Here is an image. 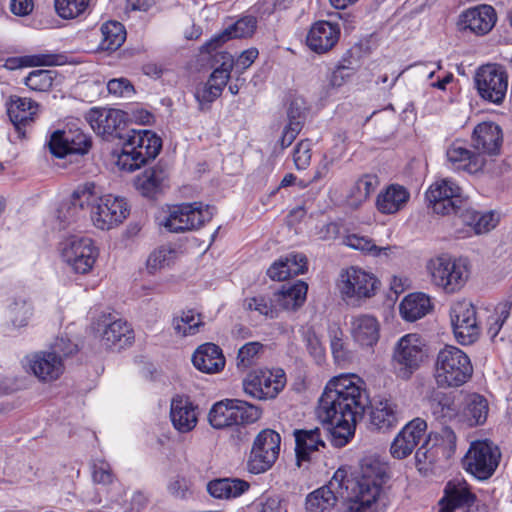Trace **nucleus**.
Instances as JSON below:
<instances>
[{
    "label": "nucleus",
    "mask_w": 512,
    "mask_h": 512,
    "mask_svg": "<svg viewBox=\"0 0 512 512\" xmlns=\"http://www.w3.org/2000/svg\"><path fill=\"white\" fill-rule=\"evenodd\" d=\"M368 399L363 380L355 374H342L331 379L319 399L318 417L332 426L337 446H344L354 435L362 419Z\"/></svg>",
    "instance_id": "f257e3e1"
},
{
    "label": "nucleus",
    "mask_w": 512,
    "mask_h": 512,
    "mask_svg": "<svg viewBox=\"0 0 512 512\" xmlns=\"http://www.w3.org/2000/svg\"><path fill=\"white\" fill-rule=\"evenodd\" d=\"M384 476V466L373 457L363 458L359 470L351 477L345 471V485L353 497L351 510L364 511L379 499Z\"/></svg>",
    "instance_id": "f03ea898"
},
{
    "label": "nucleus",
    "mask_w": 512,
    "mask_h": 512,
    "mask_svg": "<svg viewBox=\"0 0 512 512\" xmlns=\"http://www.w3.org/2000/svg\"><path fill=\"white\" fill-rule=\"evenodd\" d=\"M216 208L200 201L169 206L157 216L159 226L167 231L181 233L200 229L210 222Z\"/></svg>",
    "instance_id": "7ed1b4c3"
},
{
    "label": "nucleus",
    "mask_w": 512,
    "mask_h": 512,
    "mask_svg": "<svg viewBox=\"0 0 512 512\" xmlns=\"http://www.w3.org/2000/svg\"><path fill=\"white\" fill-rule=\"evenodd\" d=\"M473 375L469 356L460 348L446 345L439 350L434 365V378L441 388H457Z\"/></svg>",
    "instance_id": "20e7f679"
},
{
    "label": "nucleus",
    "mask_w": 512,
    "mask_h": 512,
    "mask_svg": "<svg viewBox=\"0 0 512 512\" xmlns=\"http://www.w3.org/2000/svg\"><path fill=\"white\" fill-rule=\"evenodd\" d=\"M162 148V141L149 130H131L124 137L121 153L117 158L120 170L132 172L148 160L155 159Z\"/></svg>",
    "instance_id": "39448f33"
},
{
    "label": "nucleus",
    "mask_w": 512,
    "mask_h": 512,
    "mask_svg": "<svg viewBox=\"0 0 512 512\" xmlns=\"http://www.w3.org/2000/svg\"><path fill=\"white\" fill-rule=\"evenodd\" d=\"M432 283L445 293L460 291L467 283L470 273V261L466 257L441 255L430 259L426 265Z\"/></svg>",
    "instance_id": "423d86ee"
},
{
    "label": "nucleus",
    "mask_w": 512,
    "mask_h": 512,
    "mask_svg": "<svg viewBox=\"0 0 512 512\" xmlns=\"http://www.w3.org/2000/svg\"><path fill=\"white\" fill-rule=\"evenodd\" d=\"M427 358V347L423 337L408 333L398 339L393 347L392 364L397 377L408 380Z\"/></svg>",
    "instance_id": "0eeeda50"
},
{
    "label": "nucleus",
    "mask_w": 512,
    "mask_h": 512,
    "mask_svg": "<svg viewBox=\"0 0 512 512\" xmlns=\"http://www.w3.org/2000/svg\"><path fill=\"white\" fill-rule=\"evenodd\" d=\"M377 277L362 268L351 266L342 270L337 279V289L347 304H360L376 294Z\"/></svg>",
    "instance_id": "6e6552de"
},
{
    "label": "nucleus",
    "mask_w": 512,
    "mask_h": 512,
    "mask_svg": "<svg viewBox=\"0 0 512 512\" xmlns=\"http://www.w3.org/2000/svg\"><path fill=\"white\" fill-rule=\"evenodd\" d=\"M338 500L347 502L351 510L353 497L345 485L344 469H338L328 484L308 494L305 508L307 512H330Z\"/></svg>",
    "instance_id": "1a4fd4ad"
},
{
    "label": "nucleus",
    "mask_w": 512,
    "mask_h": 512,
    "mask_svg": "<svg viewBox=\"0 0 512 512\" xmlns=\"http://www.w3.org/2000/svg\"><path fill=\"white\" fill-rule=\"evenodd\" d=\"M500 458V449L492 441L476 440L470 444L463 459V466L476 478L485 480L495 472Z\"/></svg>",
    "instance_id": "9d476101"
},
{
    "label": "nucleus",
    "mask_w": 512,
    "mask_h": 512,
    "mask_svg": "<svg viewBox=\"0 0 512 512\" xmlns=\"http://www.w3.org/2000/svg\"><path fill=\"white\" fill-rule=\"evenodd\" d=\"M281 437L271 429L262 430L255 438L247 461L250 473L260 474L269 470L279 457Z\"/></svg>",
    "instance_id": "9b49d317"
},
{
    "label": "nucleus",
    "mask_w": 512,
    "mask_h": 512,
    "mask_svg": "<svg viewBox=\"0 0 512 512\" xmlns=\"http://www.w3.org/2000/svg\"><path fill=\"white\" fill-rule=\"evenodd\" d=\"M285 372L278 369H257L243 380L244 392L258 400L274 399L285 387Z\"/></svg>",
    "instance_id": "f8f14e48"
},
{
    "label": "nucleus",
    "mask_w": 512,
    "mask_h": 512,
    "mask_svg": "<svg viewBox=\"0 0 512 512\" xmlns=\"http://www.w3.org/2000/svg\"><path fill=\"white\" fill-rule=\"evenodd\" d=\"M61 256L79 274L89 273L98 257V249L88 237L72 236L62 243Z\"/></svg>",
    "instance_id": "ddd939ff"
},
{
    "label": "nucleus",
    "mask_w": 512,
    "mask_h": 512,
    "mask_svg": "<svg viewBox=\"0 0 512 512\" xmlns=\"http://www.w3.org/2000/svg\"><path fill=\"white\" fill-rule=\"evenodd\" d=\"M426 200L439 215L458 213L464 204L462 189L450 179L435 181L426 192Z\"/></svg>",
    "instance_id": "4468645a"
},
{
    "label": "nucleus",
    "mask_w": 512,
    "mask_h": 512,
    "mask_svg": "<svg viewBox=\"0 0 512 512\" xmlns=\"http://www.w3.org/2000/svg\"><path fill=\"white\" fill-rule=\"evenodd\" d=\"M454 336L461 345L474 343L480 335L475 306L467 300L458 301L450 310Z\"/></svg>",
    "instance_id": "2eb2a0df"
},
{
    "label": "nucleus",
    "mask_w": 512,
    "mask_h": 512,
    "mask_svg": "<svg viewBox=\"0 0 512 512\" xmlns=\"http://www.w3.org/2000/svg\"><path fill=\"white\" fill-rule=\"evenodd\" d=\"M479 95L492 103L500 104L508 88V76L502 66L487 64L481 66L475 75Z\"/></svg>",
    "instance_id": "dca6fc26"
},
{
    "label": "nucleus",
    "mask_w": 512,
    "mask_h": 512,
    "mask_svg": "<svg viewBox=\"0 0 512 512\" xmlns=\"http://www.w3.org/2000/svg\"><path fill=\"white\" fill-rule=\"evenodd\" d=\"M21 366L27 374L33 375L43 383L56 381L65 370L60 356L49 350L28 353L22 358Z\"/></svg>",
    "instance_id": "f3484780"
},
{
    "label": "nucleus",
    "mask_w": 512,
    "mask_h": 512,
    "mask_svg": "<svg viewBox=\"0 0 512 512\" xmlns=\"http://www.w3.org/2000/svg\"><path fill=\"white\" fill-rule=\"evenodd\" d=\"M96 325L100 343L106 349L119 351L130 346L134 341V331L125 320L112 319L110 315H103Z\"/></svg>",
    "instance_id": "a211bd4d"
},
{
    "label": "nucleus",
    "mask_w": 512,
    "mask_h": 512,
    "mask_svg": "<svg viewBox=\"0 0 512 512\" xmlns=\"http://www.w3.org/2000/svg\"><path fill=\"white\" fill-rule=\"evenodd\" d=\"M84 117L92 130L106 139L121 137L120 131L126 124V113L114 108L94 107Z\"/></svg>",
    "instance_id": "6ab92c4d"
},
{
    "label": "nucleus",
    "mask_w": 512,
    "mask_h": 512,
    "mask_svg": "<svg viewBox=\"0 0 512 512\" xmlns=\"http://www.w3.org/2000/svg\"><path fill=\"white\" fill-rule=\"evenodd\" d=\"M129 210L125 199L113 195L99 198V202L91 210V219L95 227L109 230L121 223Z\"/></svg>",
    "instance_id": "aec40b11"
},
{
    "label": "nucleus",
    "mask_w": 512,
    "mask_h": 512,
    "mask_svg": "<svg viewBox=\"0 0 512 512\" xmlns=\"http://www.w3.org/2000/svg\"><path fill=\"white\" fill-rule=\"evenodd\" d=\"M215 62H220V66L212 72L207 84L196 92V97L200 102H213L217 99L230 78L234 65L232 55L221 52L216 55Z\"/></svg>",
    "instance_id": "412c9836"
},
{
    "label": "nucleus",
    "mask_w": 512,
    "mask_h": 512,
    "mask_svg": "<svg viewBox=\"0 0 512 512\" xmlns=\"http://www.w3.org/2000/svg\"><path fill=\"white\" fill-rule=\"evenodd\" d=\"M91 146L90 138L80 130L56 131L52 134L49 147L56 157H65L69 154L83 155Z\"/></svg>",
    "instance_id": "4be33fe9"
},
{
    "label": "nucleus",
    "mask_w": 512,
    "mask_h": 512,
    "mask_svg": "<svg viewBox=\"0 0 512 512\" xmlns=\"http://www.w3.org/2000/svg\"><path fill=\"white\" fill-rule=\"evenodd\" d=\"M446 157L454 170L468 174L482 172L487 163L485 156L472 152L461 140H455L447 147Z\"/></svg>",
    "instance_id": "5701e85b"
},
{
    "label": "nucleus",
    "mask_w": 512,
    "mask_h": 512,
    "mask_svg": "<svg viewBox=\"0 0 512 512\" xmlns=\"http://www.w3.org/2000/svg\"><path fill=\"white\" fill-rule=\"evenodd\" d=\"M426 429V422L420 418H415L406 424L391 443V456L395 459L408 457L423 438Z\"/></svg>",
    "instance_id": "b1692460"
},
{
    "label": "nucleus",
    "mask_w": 512,
    "mask_h": 512,
    "mask_svg": "<svg viewBox=\"0 0 512 512\" xmlns=\"http://www.w3.org/2000/svg\"><path fill=\"white\" fill-rule=\"evenodd\" d=\"M170 420L179 433L192 431L198 423V406L188 396L175 395L170 403Z\"/></svg>",
    "instance_id": "393cba45"
},
{
    "label": "nucleus",
    "mask_w": 512,
    "mask_h": 512,
    "mask_svg": "<svg viewBox=\"0 0 512 512\" xmlns=\"http://www.w3.org/2000/svg\"><path fill=\"white\" fill-rule=\"evenodd\" d=\"M339 38V25L322 20L312 25L306 37V43L312 51L323 54L331 50L337 44Z\"/></svg>",
    "instance_id": "a878e982"
},
{
    "label": "nucleus",
    "mask_w": 512,
    "mask_h": 512,
    "mask_svg": "<svg viewBox=\"0 0 512 512\" xmlns=\"http://www.w3.org/2000/svg\"><path fill=\"white\" fill-rule=\"evenodd\" d=\"M496 20L495 9L482 4L464 11L460 16V25L476 35H485L494 27Z\"/></svg>",
    "instance_id": "bb28decb"
},
{
    "label": "nucleus",
    "mask_w": 512,
    "mask_h": 512,
    "mask_svg": "<svg viewBox=\"0 0 512 512\" xmlns=\"http://www.w3.org/2000/svg\"><path fill=\"white\" fill-rule=\"evenodd\" d=\"M502 144V131L493 122L478 124L472 134V145L481 155H496Z\"/></svg>",
    "instance_id": "cd10ccee"
},
{
    "label": "nucleus",
    "mask_w": 512,
    "mask_h": 512,
    "mask_svg": "<svg viewBox=\"0 0 512 512\" xmlns=\"http://www.w3.org/2000/svg\"><path fill=\"white\" fill-rule=\"evenodd\" d=\"M350 334L362 347H373L380 337V325L377 319L368 314H359L350 319Z\"/></svg>",
    "instance_id": "c85d7f7f"
},
{
    "label": "nucleus",
    "mask_w": 512,
    "mask_h": 512,
    "mask_svg": "<svg viewBox=\"0 0 512 512\" xmlns=\"http://www.w3.org/2000/svg\"><path fill=\"white\" fill-rule=\"evenodd\" d=\"M401 418L398 405L391 399L375 401L371 406L370 424L379 431L394 428Z\"/></svg>",
    "instance_id": "c756f323"
},
{
    "label": "nucleus",
    "mask_w": 512,
    "mask_h": 512,
    "mask_svg": "<svg viewBox=\"0 0 512 512\" xmlns=\"http://www.w3.org/2000/svg\"><path fill=\"white\" fill-rule=\"evenodd\" d=\"M307 271V258L302 253H290L275 261L267 270V275L276 281H284Z\"/></svg>",
    "instance_id": "7c9ffc66"
},
{
    "label": "nucleus",
    "mask_w": 512,
    "mask_h": 512,
    "mask_svg": "<svg viewBox=\"0 0 512 512\" xmlns=\"http://www.w3.org/2000/svg\"><path fill=\"white\" fill-rule=\"evenodd\" d=\"M194 367L207 374L218 373L225 366V357L219 346L206 343L199 346L192 356Z\"/></svg>",
    "instance_id": "2f4dec72"
},
{
    "label": "nucleus",
    "mask_w": 512,
    "mask_h": 512,
    "mask_svg": "<svg viewBox=\"0 0 512 512\" xmlns=\"http://www.w3.org/2000/svg\"><path fill=\"white\" fill-rule=\"evenodd\" d=\"M409 199L410 193L404 186L391 184L378 194L376 207L382 214H395L407 205Z\"/></svg>",
    "instance_id": "473e14b6"
},
{
    "label": "nucleus",
    "mask_w": 512,
    "mask_h": 512,
    "mask_svg": "<svg viewBox=\"0 0 512 512\" xmlns=\"http://www.w3.org/2000/svg\"><path fill=\"white\" fill-rule=\"evenodd\" d=\"M294 437L296 442L295 452L299 466L301 461H308L313 452L318 451L320 447H325L322 429L319 427L296 429Z\"/></svg>",
    "instance_id": "72a5a7b5"
},
{
    "label": "nucleus",
    "mask_w": 512,
    "mask_h": 512,
    "mask_svg": "<svg viewBox=\"0 0 512 512\" xmlns=\"http://www.w3.org/2000/svg\"><path fill=\"white\" fill-rule=\"evenodd\" d=\"M475 496L470 492L467 484L462 481H450L445 488V497L440 501L438 512H453L456 508L470 506Z\"/></svg>",
    "instance_id": "f704fd0d"
},
{
    "label": "nucleus",
    "mask_w": 512,
    "mask_h": 512,
    "mask_svg": "<svg viewBox=\"0 0 512 512\" xmlns=\"http://www.w3.org/2000/svg\"><path fill=\"white\" fill-rule=\"evenodd\" d=\"M257 28V19L254 16L247 15L238 19L234 24L226 28L222 34L213 38L207 43L209 51L216 49L220 44L232 38L251 37Z\"/></svg>",
    "instance_id": "c9c22d12"
},
{
    "label": "nucleus",
    "mask_w": 512,
    "mask_h": 512,
    "mask_svg": "<svg viewBox=\"0 0 512 512\" xmlns=\"http://www.w3.org/2000/svg\"><path fill=\"white\" fill-rule=\"evenodd\" d=\"M38 104L28 98H12L7 112L9 118L19 135H24L22 127L28 122L33 121L37 114Z\"/></svg>",
    "instance_id": "e433bc0d"
},
{
    "label": "nucleus",
    "mask_w": 512,
    "mask_h": 512,
    "mask_svg": "<svg viewBox=\"0 0 512 512\" xmlns=\"http://www.w3.org/2000/svg\"><path fill=\"white\" fill-rule=\"evenodd\" d=\"M248 482L238 478H221L207 484L208 493L217 499L236 498L249 489Z\"/></svg>",
    "instance_id": "4c0bfd02"
},
{
    "label": "nucleus",
    "mask_w": 512,
    "mask_h": 512,
    "mask_svg": "<svg viewBox=\"0 0 512 512\" xmlns=\"http://www.w3.org/2000/svg\"><path fill=\"white\" fill-rule=\"evenodd\" d=\"M307 291L308 285L300 280L292 285H284L281 290L274 293L278 309H297L305 302Z\"/></svg>",
    "instance_id": "58836bf2"
},
{
    "label": "nucleus",
    "mask_w": 512,
    "mask_h": 512,
    "mask_svg": "<svg viewBox=\"0 0 512 512\" xmlns=\"http://www.w3.org/2000/svg\"><path fill=\"white\" fill-rule=\"evenodd\" d=\"M489 413L488 401L479 394H470L465 398L462 418L469 426L482 425Z\"/></svg>",
    "instance_id": "ea45409f"
},
{
    "label": "nucleus",
    "mask_w": 512,
    "mask_h": 512,
    "mask_svg": "<svg viewBox=\"0 0 512 512\" xmlns=\"http://www.w3.org/2000/svg\"><path fill=\"white\" fill-rule=\"evenodd\" d=\"M459 218L463 225L470 228L474 234L487 233L493 229L498 222L497 217L492 212L479 213L472 208L460 209Z\"/></svg>",
    "instance_id": "a19ab883"
},
{
    "label": "nucleus",
    "mask_w": 512,
    "mask_h": 512,
    "mask_svg": "<svg viewBox=\"0 0 512 512\" xmlns=\"http://www.w3.org/2000/svg\"><path fill=\"white\" fill-rule=\"evenodd\" d=\"M400 314L407 321L424 317L431 309L430 298L424 293H412L400 303Z\"/></svg>",
    "instance_id": "79ce46f5"
},
{
    "label": "nucleus",
    "mask_w": 512,
    "mask_h": 512,
    "mask_svg": "<svg viewBox=\"0 0 512 512\" xmlns=\"http://www.w3.org/2000/svg\"><path fill=\"white\" fill-rule=\"evenodd\" d=\"M167 178L168 173L163 167L154 166L138 176L136 186L144 196L151 197L166 185Z\"/></svg>",
    "instance_id": "37998d69"
},
{
    "label": "nucleus",
    "mask_w": 512,
    "mask_h": 512,
    "mask_svg": "<svg viewBox=\"0 0 512 512\" xmlns=\"http://www.w3.org/2000/svg\"><path fill=\"white\" fill-rule=\"evenodd\" d=\"M99 192L92 182L80 185L75 189L71 196V205L67 206V211L73 209L71 217L78 216L80 210L93 208L99 202Z\"/></svg>",
    "instance_id": "c03bdc74"
},
{
    "label": "nucleus",
    "mask_w": 512,
    "mask_h": 512,
    "mask_svg": "<svg viewBox=\"0 0 512 512\" xmlns=\"http://www.w3.org/2000/svg\"><path fill=\"white\" fill-rule=\"evenodd\" d=\"M343 243L351 249L358 250L361 253L373 257H390L394 247H380L375 244L373 239L360 234H349L345 236Z\"/></svg>",
    "instance_id": "a18cd8bd"
},
{
    "label": "nucleus",
    "mask_w": 512,
    "mask_h": 512,
    "mask_svg": "<svg viewBox=\"0 0 512 512\" xmlns=\"http://www.w3.org/2000/svg\"><path fill=\"white\" fill-rule=\"evenodd\" d=\"M8 319L12 327L23 328L29 323L33 316L34 307L30 299L26 297H15L8 306Z\"/></svg>",
    "instance_id": "49530a36"
},
{
    "label": "nucleus",
    "mask_w": 512,
    "mask_h": 512,
    "mask_svg": "<svg viewBox=\"0 0 512 512\" xmlns=\"http://www.w3.org/2000/svg\"><path fill=\"white\" fill-rule=\"evenodd\" d=\"M233 399L215 403L209 411L208 420L212 427L222 429L235 425Z\"/></svg>",
    "instance_id": "de8ad7c7"
},
{
    "label": "nucleus",
    "mask_w": 512,
    "mask_h": 512,
    "mask_svg": "<svg viewBox=\"0 0 512 512\" xmlns=\"http://www.w3.org/2000/svg\"><path fill=\"white\" fill-rule=\"evenodd\" d=\"M101 34L100 46L107 51L117 50L126 39V30L118 21H108L102 24Z\"/></svg>",
    "instance_id": "09e8293b"
},
{
    "label": "nucleus",
    "mask_w": 512,
    "mask_h": 512,
    "mask_svg": "<svg viewBox=\"0 0 512 512\" xmlns=\"http://www.w3.org/2000/svg\"><path fill=\"white\" fill-rule=\"evenodd\" d=\"M203 324L201 315L194 310L183 311L172 321L173 329L180 337L195 335Z\"/></svg>",
    "instance_id": "8fccbe9b"
},
{
    "label": "nucleus",
    "mask_w": 512,
    "mask_h": 512,
    "mask_svg": "<svg viewBox=\"0 0 512 512\" xmlns=\"http://www.w3.org/2000/svg\"><path fill=\"white\" fill-rule=\"evenodd\" d=\"M378 185L379 179L376 175L367 174L360 177L350 189V204L359 206L376 190Z\"/></svg>",
    "instance_id": "3c124183"
},
{
    "label": "nucleus",
    "mask_w": 512,
    "mask_h": 512,
    "mask_svg": "<svg viewBox=\"0 0 512 512\" xmlns=\"http://www.w3.org/2000/svg\"><path fill=\"white\" fill-rule=\"evenodd\" d=\"M177 258V251L169 246L163 245L153 250L147 261L146 267L150 274H154L157 271L169 267L174 263Z\"/></svg>",
    "instance_id": "603ef678"
},
{
    "label": "nucleus",
    "mask_w": 512,
    "mask_h": 512,
    "mask_svg": "<svg viewBox=\"0 0 512 512\" xmlns=\"http://www.w3.org/2000/svg\"><path fill=\"white\" fill-rule=\"evenodd\" d=\"M244 307L249 311H256L258 314L267 318H275L278 314V307L274 295L272 297L266 295H258L247 298L244 301Z\"/></svg>",
    "instance_id": "864d4df0"
},
{
    "label": "nucleus",
    "mask_w": 512,
    "mask_h": 512,
    "mask_svg": "<svg viewBox=\"0 0 512 512\" xmlns=\"http://www.w3.org/2000/svg\"><path fill=\"white\" fill-rule=\"evenodd\" d=\"M264 345L260 342H248L239 348L236 365L239 369H246L256 363L263 352Z\"/></svg>",
    "instance_id": "5fc2aeb1"
},
{
    "label": "nucleus",
    "mask_w": 512,
    "mask_h": 512,
    "mask_svg": "<svg viewBox=\"0 0 512 512\" xmlns=\"http://www.w3.org/2000/svg\"><path fill=\"white\" fill-rule=\"evenodd\" d=\"M235 425L249 424L257 421L261 416L260 409L246 401L233 399Z\"/></svg>",
    "instance_id": "6e6d98bb"
},
{
    "label": "nucleus",
    "mask_w": 512,
    "mask_h": 512,
    "mask_svg": "<svg viewBox=\"0 0 512 512\" xmlns=\"http://www.w3.org/2000/svg\"><path fill=\"white\" fill-rule=\"evenodd\" d=\"M343 332L340 328L330 330V346L335 361L344 364L352 359V353L343 339Z\"/></svg>",
    "instance_id": "4d7b16f0"
},
{
    "label": "nucleus",
    "mask_w": 512,
    "mask_h": 512,
    "mask_svg": "<svg viewBox=\"0 0 512 512\" xmlns=\"http://www.w3.org/2000/svg\"><path fill=\"white\" fill-rule=\"evenodd\" d=\"M90 0H55V10L63 19H74L83 14Z\"/></svg>",
    "instance_id": "13d9d810"
},
{
    "label": "nucleus",
    "mask_w": 512,
    "mask_h": 512,
    "mask_svg": "<svg viewBox=\"0 0 512 512\" xmlns=\"http://www.w3.org/2000/svg\"><path fill=\"white\" fill-rule=\"evenodd\" d=\"M167 491L175 499L188 500L194 493L193 483L185 476L176 475L169 480Z\"/></svg>",
    "instance_id": "bf43d9fd"
},
{
    "label": "nucleus",
    "mask_w": 512,
    "mask_h": 512,
    "mask_svg": "<svg viewBox=\"0 0 512 512\" xmlns=\"http://www.w3.org/2000/svg\"><path fill=\"white\" fill-rule=\"evenodd\" d=\"M56 72L34 70L25 78V84L34 91H47L51 88Z\"/></svg>",
    "instance_id": "052dcab7"
},
{
    "label": "nucleus",
    "mask_w": 512,
    "mask_h": 512,
    "mask_svg": "<svg viewBox=\"0 0 512 512\" xmlns=\"http://www.w3.org/2000/svg\"><path fill=\"white\" fill-rule=\"evenodd\" d=\"M307 111H308V106H307V102L305 101V99L300 96L294 97L290 101L288 109H287V118H288L287 124L294 123L295 125L298 126V129L302 130L303 125L306 120V117H307Z\"/></svg>",
    "instance_id": "680f3d73"
},
{
    "label": "nucleus",
    "mask_w": 512,
    "mask_h": 512,
    "mask_svg": "<svg viewBox=\"0 0 512 512\" xmlns=\"http://www.w3.org/2000/svg\"><path fill=\"white\" fill-rule=\"evenodd\" d=\"M311 146V141L308 139L301 140L295 146L293 161L298 170L306 169L310 165L312 157Z\"/></svg>",
    "instance_id": "e2e57ef3"
},
{
    "label": "nucleus",
    "mask_w": 512,
    "mask_h": 512,
    "mask_svg": "<svg viewBox=\"0 0 512 512\" xmlns=\"http://www.w3.org/2000/svg\"><path fill=\"white\" fill-rule=\"evenodd\" d=\"M48 350L60 356L62 363H64L67 357H70L78 351V347L69 338L61 336L55 339Z\"/></svg>",
    "instance_id": "0e129e2a"
},
{
    "label": "nucleus",
    "mask_w": 512,
    "mask_h": 512,
    "mask_svg": "<svg viewBox=\"0 0 512 512\" xmlns=\"http://www.w3.org/2000/svg\"><path fill=\"white\" fill-rule=\"evenodd\" d=\"M430 439L420 446L415 453L416 464L419 466V470L426 468V464H432L436 461V457L439 449V445L429 446Z\"/></svg>",
    "instance_id": "69168bd1"
},
{
    "label": "nucleus",
    "mask_w": 512,
    "mask_h": 512,
    "mask_svg": "<svg viewBox=\"0 0 512 512\" xmlns=\"http://www.w3.org/2000/svg\"><path fill=\"white\" fill-rule=\"evenodd\" d=\"M252 508L255 512H279L281 499L276 495H264L253 503Z\"/></svg>",
    "instance_id": "338daca9"
},
{
    "label": "nucleus",
    "mask_w": 512,
    "mask_h": 512,
    "mask_svg": "<svg viewBox=\"0 0 512 512\" xmlns=\"http://www.w3.org/2000/svg\"><path fill=\"white\" fill-rule=\"evenodd\" d=\"M149 503V495L143 490H136L132 493L130 499L127 501L124 511L125 512H140Z\"/></svg>",
    "instance_id": "774afa93"
}]
</instances>
